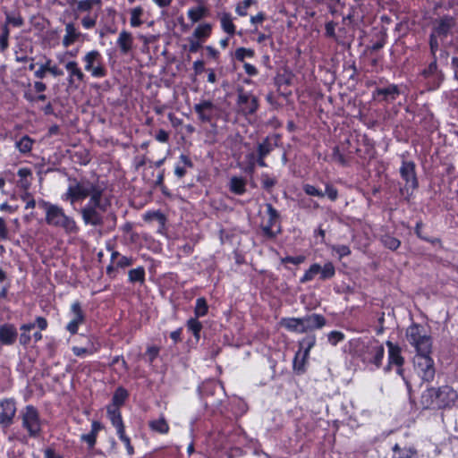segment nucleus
Here are the masks:
<instances>
[{"mask_svg": "<svg viewBox=\"0 0 458 458\" xmlns=\"http://www.w3.org/2000/svg\"><path fill=\"white\" fill-rule=\"evenodd\" d=\"M186 327L188 331L193 335L196 342H199L200 339V333L203 328L202 323L199 320V318H189L186 322Z\"/></svg>", "mask_w": 458, "mask_h": 458, "instance_id": "obj_40", "label": "nucleus"}, {"mask_svg": "<svg viewBox=\"0 0 458 458\" xmlns=\"http://www.w3.org/2000/svg\"><path fill=\"white\" fill-rule=\"evenodd\" d=\"M97 20H98V14L97 13L91 14L89 13L81 19V23L84 29L91 30L96 26Z\"/></svg>", "mask_w": 458, "mask_h": 458, "instance_id": "obj_58", "label": "nucleus"}, {"mask_svg": "<svg viewBox=\"0 0 458 458\" xmlns=\"http://www.w3.org/2000/svg\"><path fill=\"white\" fill-rule=\"evenodd\" d=\"M392 451L391 458H418V453L413 447H401L398 444H395Z\"/></svg>", "mask_w": 458, "mask_h": 458, "instance_id": "obj_31", "label": "nucleus"}, {"mask_svg": "<svg viewBox=\"0 0 458 458\" xmlns=\"http://www.w3.org/2000/svg\"><path fill=\"white\" fill-rule=\"evenodd\" d=\"M146 277L145 268L140 266L136 268H132L128 272V281L131 284L140 283L144 284Z\"/></svg>", "mask_w": 458, "mask_h": 458, "instance_id": "obj_39", "label": "nucleus"}, {"mask_svg": "<svg viewBox=\"0 0 458 458\" xmlns=\"http://www.w3.org/2000/svg\"><path fill=\"white\" fill-rule=\"evenodd\" d=\"M70 315L72 317L71 321L66 325L65 329L74 335L78 333L81 325L86 321V314L82 309L81 303L75 301L70 307Z\"/></svg>", "mask_w": 458, "mask_h": 458, "instance_id": "obj_17", "label": "nucleus"}, {"mask_svg": "<svg viewBox=\"0 0 458 458\" xmlns=\"http://www.w3.org/2000/svg\"><path fill=\"white\" fill-rule=\"evenodd\" d=\"M263 235L267 239H274L281 233L280 214L271 204H266V216L261 224Z\"/></svg>", "mask_w": 458, "mask_h": 458, "instance_id": "obj_10", "label": "nucleus"}, {"mask_svg": "<svg viewBox=\"0 0 458 458\" xmlns=\"http://www.w3.org/2000/svg\"><path fill=\"white\" fill-rule=\"evenodd\" d=\"M148 428L152 434L160 436L168 435L171 429L169 422L163 413L158 418L149 420Z\"/></svg>", "mask_w": 458, "mask_h": 458, "instance_id": "obj_21", "label": "nucleus"}, {"mask_svg": "<svg viewBox=\"0 0 458 458\" xmlns=\"http://www.w3.org/2000/svg\"><path fill=\"white\" fill-rule=\"evenodd\" d=\"M164 181H165V169H162L157 176V179L154 182V186L158 187L165 196L169 197L171 194L169 192L168 188L165 185Z\"/></svg>", "mask_w": 458, "mask_h": 458, "instance_id": "obj_55", "label": "nucleus"}, {"mask_svg": "<svg viewBox=\"0 0 458 458\" xmlns=\"http://www.w3.org/2000/svg\"><path fill=\"white\" fill-rule=\"evenodd\" d=\"M35 327V324L32 323H26L22 324L20 327V336H19V342L20 344L23 347H28L31 343V335L30 331Z\"/></svg>", "mask_w": 458, "mask_h": 458, "instance_id": "obj_34", "label": "nucleus"}, {"mask_svg": "<svg viewBox=\"0 0 458 458\" xmlns=\"http://www.w3.org/2000/svg\"><path fill=\"white\" fill-rule=\"evenodd\" d=\"M17 175L19 176L20 180L17 182V185L23 189L24 191H27L30 186V182L29 181V177H31L32 172L30 168L29 167H21L18 170Z\"/></svg>", "mask_w": 458, "mask_h": 458, "instance_id": "obj_38", "label": "nucleus"}, {"mask_svg": "<svg viewBox=\"0 0 458 458\" xmlns=\"http://www.w3.org/2000/svg\"><path fill=\"white\" fill-rule=\"evenodd\" d=\"M319 276L320 281H327L332 279L335 276V267L331 261L326 262L323 266L318 263H313L305 271L303 276L300 278L301 284H306L315 279L316 276Z\"/></svg>", "mask_w": 458, "mask_h": 458, "instance_id": "obj_11", "label": "nucleus"}, {"mask_svg": "<svg viewBox=\"0 0 458 458\" xmlns=\"http://www.w3.org/2000/svg\"><path fill=\"white\" fill-rule=\"evenodd\" d=\"M38 204L45 212V223L48 226L62 229L66 234H77L80 232L74 217L67 215L62 206L43 199Z\"/></svg>", "mask_w": 458, "mask_h": 458, "instance_id": "obj_2", "label": "nucleus"}, {"mask_svg": "<svg viewBox=\"0 0 458 458\" xmlns=\"http://www.w3.org/2000/svg\"><path fill=\"white\" fill-rule=\"evenodd\" d=\"M229 189L236 195H242L246 191V181L242 177L233 176L230 180Z\"/></svg>", "mask_w": 458, "mask_h": 458, "instance_id": "obj_37", "label": "nucleus"}, {"mask_svg": "<svg viewBox=\"0 0 458 458\" xmlns=\"http://www.w3.org/2000/svg\"><path fill=\"white\" fill-rule=\"evenodd\" d=\"M277 178L274 175H271L267 173H262L260 175V183L262 189L271 193L273 191L274 187L277 184Z\"/></svg>", "mask_w": 458, "mask_h": 458, "instance_id": "obj_41", "label": "nucleus"}, {"mask_svg": "<svg viewBox=\"0 0 458 458\" xmlns=\"http://www.w3.org/2000/svg\"><path fill=\"white\" fill-rule=\"evenodd\" d=\"M108 420H110L112 426L116 430V435L120 441L126 440V438L129 437L126 434L125 425L123 420V416L119 415L118 413L112 412L111 416H107Z\"/></svg>", "mask_w": 458, "mask_h": 458, "instance_id": "obj_28", "label": "nucleus"}, {"mask_svg": "<svg viewBox=\"0 0 458 458\" xmlns=\"http://www.w3.org/2000/svg\"><path fill=\"white\" fill-rule=\"evenodd\" d=\"M101 4L102 0H79L76 1V6L73 8V11L77 13H89L95 5L100 6Z\"/></svg>", "mask_w": 458, "mask_h": 458, "instance_id": "obj_35", "label": "nucleus"}, {"mask_svg": "<svg viewBox=\"0 0 458 458\" xmlns=\"http://www.w3.org/2000/svg\"><path fill=\"white\" fill-rule=\"evenodd\" d=\"M325 196H327L331 201H335L338 199V190L331 182H327L325 183Z\"/></svg>", "mask_w": 458, "mask_h": 458, "instance_id": "obj_62", "label": "nucleus"}, {"mask_svg": "<svg viewBox=\"0 0 458 458\" xmlns=\"http://www.w3.org/2000/svg\"><path fill=\"white\" fill-rule=\"evenodd\" d=\"M303 318V325L302 326L305 329V333L315 330V329H320L327 324L326 318L318 313H312L310 315H307L302 318Z\"/></svg>", "mask_w": 458, "mask_h": 458, "instance_id": "obj_24", "label": "nucleus"}, {"mask_svg": "<svg viewBox=\"0 0 458 458\" xmlns=\"http://www.w3.org/2000/svg\"><path fill=\"white\" fill-rule=\"evenodd\" d=\"M16 410V403L13 399L0 401V425L4 428L10 427L13 423Z\"/></svg>", "mask_w": 458, "mask_h": 458, "instance_id": "obj_19", "label": "nucleus"}, {"mask_svg": "<svg viewBox=\"0 0 458 458\" xmlns=\"http://www.w3.org/2000/svg\"><path fill=\"white\" fill-rule=\"evenodd\" d=\"M457 400V391L445 385L425 389L420 396V405L424 410H445L453 408Z\"/></svg>", "mask_w": 458, "mask_h": 458, "instance_id": "obj_3", "label": "nucleus"}, {"mask_svg": "<svg viewBox=\"0 0 458 458\" xmlns=\"http://www.w3.org/2000/svg\"><path fill=\"white\" fill-rule=\"evenodd\" d=\"M84 63V70L90 73L93 78H104L108 72L104 63L101 53L97 50H90L82 57Z\"/></svg>", "mask_w": 458, "mask_h": 458, "instance_id": "obj_9", "label": "nucleus"}, {"mask_svg": "<svg viewBox=\"0 0 458 458\" xmlns=\"http://www.w3.org/2000/svg\"><path fill=\"white\" fill-rule=\"evenodd\" d=\"M448 9L454 10V15H443L433 21L432 34L445 38L455 26L458 15V0L448 1Z\"/></svg>", "mask_w": 458, "mask_h": 458, "instance_id": "obj_7", "label": "nucleus"}, {"mask_svg": "<svg viewBox=\"0 0 458 458\" xmlns=\"http://www.w3.org/2000/svg\"><path fill=\"white\" fill-rule=\"evenodd\" d=\"M332 160L342 166H346L349 164L348 159L340 150L339 146H335L332 149Z\"/></svg>", "mask_w": 458, "mask_h": 458, "instance_id": "obj_50", "label": "nucleus"}, {"mask_svg": "<svg viewBox=\"0 0 458 458\" xmlns=\"http://www.w3.org/2000/svg\"><path fill=\"white\" fill-rule=\"evenodd\" d=\"M406 339L418 353H432L433 341L426 328L419 323H411L406 328Z\"/></svg>", "mask_w": 458, "mask_h": 458, "instance_id": "obj_4", "label": "nucleus"}, {"mask_svg": "<svg viewBox=\"0 0 458 458\" xmlns=\"http://www.w3.org/2000/svg\"><path fill=\"white\" fill-rule=\"evenodd\" d=\"M52 64V60L47 58L45 64H41L40 67L35 71L34 76L38 79H44L46 77L47 72H49V64Z\"/></svg>", "mask_w": 458, "mask_h": 458, "instance_id": "obj_64", "label": "nucleus"}, {"mask_svg": "<svg viewBox=\"0 0 458 458\" xmlns=\"http://www.w3.org/2000/svg\"><path fill=\"white\" fill-rule=\"evenodd\" d=\"M302 190H303L304 193L308 196L318 197V198L325 197V193L320 189H318L316 186L310 184V183L303 184Z\"/></svg>", "mask_w": 458, "mask_h": 458, "instance_id": "obj_56", "label": "nucleus"}, {"mask_svg": "<svg viewBox=\"0 0 458 458\" xmlns=\"http://www.w3.org/2000/svg\"><path fill=\"white\" fill-rule=\"evenodd\" d=\"M64 68L68 72L67 83L70 88L77 89L85 82L86 75L79 66L76 61H69L65 64Z\"/></svg>", "mask_w": 458, "mask_h": 458, "instance_id": "obj_18", "label": "nucleus"}, {"mask_svg": "<svg viewBox=\"0 0 458 458\" xmlns=\"http://www.w3.org/2000/svg\"><path fill=\"white\" fill-rule=\"evenodd\" d=\"M69 181L72 184H70L66 191L62 194L61 199L73 205L89 198L87 204L81 209L82 221L86 225L102 226L104 213L111 206L110 199L104 196L106 189L104 183L98 177L92 180L85 177L81 180L69 178Z\"/></svg>", "mask_w": 458, "mask_h": 458, "instance_id": "obj_1", "label": "nucleus"}, {"mask_svg": "<svg viewBox=\"0 0 458 458\" xmlns=\"http://www.w3.org/2000/svg\"><path fill=\"white\" fill-rule=\"evenodd\" d=\"M5 14H6V18H5V23L4 25H7L8 28H9V25H12L16 28H20L23 25L24 21L20 13L12 15L9 13H6Z\"/></svg>", "mask_w": 458, "mask_h": 458, "instance_id": "obj_54", "label": "nucleus"}, {"mask_svg": "<svg viewBox=\"0 0 458 458\" xmlns=\"http://www.w3.org/2000/svg\"><path fill=\"white\" fill-rule=\"evenodd\" d=\"M401 93L397 84L387 82L384 86H376L371 92V98L376 103L391 104L399 98Z\"/></svg>", "mask_w": 458, "mask_h": 458, "instance_id": "obj_13", "label": "nucleus"}, {"mask_svg": "<svg viewBox=\"0 0 458 458\" xmlns=\"http://www.w3.org/2000/svg\"><path fill=\"white\" fill-rule=\"evenodd\" d=\"M344 337H345V335L343 332L337 331V330H333L330 333H328L327 341L331 345L335 346L340 342L344 341Z\"/></svg>", "mask_w": 458, "mask_h": 458, "instance_id": "obj_60", "label": "nucleus"}, {"mask_svg": "<svg viewBox=\"0 0 458 458\" xmlns=\"http://www.w3.org/2000/svg\"><path fill=\"white\" fill-rule=\"evenodd\" d=\"M35 140L28 135H23L20 140H16L15 148L21 154H29L32 150Z\"/></svg>", "mask_w": 458, "mask_h": 458, "instance_id": "obj_36", "label": "nucleus"}, {"mask_svg": "<svg viewBox=\"0 0 458 458\" xmlns=\"http://www.w3.org/2000/svg\"><path fill=\"white\" fill-rule=\"evenodd\" d=\"M208 313V305L205 297H199L194 307V318L205 317Z\"/></svg>", "mask_w": 458, "mask_h": 458, "instance_id": "obj_42", "label": "nucleus"}, {"mask_svg": "<svg viewBox=\"0 0 458 458\" xmlns=\"http://www.w3.org/2000/svg\"><path fill=\"white\" fill-rule=\"evenodd\" d=\"M23 98L30 104L44 102L47 98L44 93H34L31 89L25 90Z\"/></svg>", "mask_w": 458, "mask_h": 458, "instance_id": "obj_48", "label": "nucleus"}, {"mask_svg": "<svg viewBox=\"0 0 458 458\" xmlns=\"http://www.w3.org/2000/svg\"><path fill=\"white\" fill-rule=\"evenodd\" d=\"M255 51L252 48H246L243 47L236 48L234 51V58L238 62L243 63L246 58H253Z\"/></svg>", "mask_w": 458, "mask_h": 458, "instance_id": "obj_47", "label": "nucleus"}, {"mask_svg": "<svg viewBox=\"0 0 458 458\" xmlns=\"http://www.w3.org/2000/svg\"><path fill=\"white\" fill-rule=\"evenodd\" d=\"M414 366L423 381L431 382L434 379L436 370L431 353L416 354Z\"/></svg>", "mask_w": 458, "mask_h": 458, "instance_id": "obj_14", "label": "nucleus"}, {"mask_svg": "<svg viewBox=\"0 0 458 458\" xmlns=\"http://www.w3.org/2000/svg\"><path fill=\"white\" fill-rule=\"evenodd\" d=\"M0 34V52H4L9 47L10 30L7 25H3Z\"/></svg>", "mask_w": 458, "mask_h": 458, "instance_id": "obj_53", "label": "nucleus"}, {"mask_svg": "<svg viewBox=\"0 0 458 458\" xmlns=\"http://www.w3.org/2000/svg\"><path fill=\"white\" fill-rule=\"evenodd\" d=\"M316 341L317 339L314 334H308L301 339L300 342V347L303 349V353H305V356L310 355V350L316 345Z\"/></svg>", "mask_w": 458, "mask_h": 458, "instance_id": "obj_44", "label": "nucleus"}, {"mask_svg": "<svg viewBox=\"0 0 458 458\" xmlns=\"http://www.w3.org/2000/svg\"><path fill=\"white\" fill-rule=\"evenodd\" d=\"M143 219L146 222L158 221L164 224L165 217L164 214L159 210H148L143 215Z\"/></svg>", "mask_w": 458, "mask_h": 458, "instance_id": "obj_51", "label": "nucleus"}, {"mask_svg": "<svg viewBox=\"0 0 458 458\" xmlns=\"http://www.w3.org/2000/svg\"><path fill=\"white\" fill-rule=\"evenodd\" d=\"M212 33V25L208 22L199 24L192 34V37L199 41L205 42Z\"/></svg>", "mask_w": 458, "mask_h": 458, "instance_id": "obj_33", "label": "nucleus"}, {"mask_svg": "<svg viewBox=\"0 0 458 458\" xmlns=\"http://www.w3.org/2000/svg\"><path fill=\"white\" fill-rule=\"evenodd\" d=\"M209 15V10L207 6L203 4H199L198 6H194L190 8L187 11L188 19L192 22H199L203 18Z\"/></svg>", "mask_w": 458, "mask_h": 458, "instance_id": "obj_30", "label": "nucleus"}, {"mask_svg": "<svg viewBox=\"0 0 458 458\" xmlns=\"http://www.w3.org/2000/svg\"><path fill=\"white\" fill-rule=\"evenodd\" d=\"M338 23L335 21H327L325 24V33L324 37L326 38L334 39L335 41L338 40V38L335 33V29L337 27Z\"/></svg>", "mask_w": 458, "mask_h": 458, "instance_id": "obj_52", "label": "nucleus"}, {"mask_svg": "<svg viewBox=\"0 0 458 458\" xmlns=\"http://www.w3.org/2000/svg\"><path fill=\"white\" fill-rule=\"evenodd\" d=\"M308 357L309 356H305V353H303V356L300 359L299 352L295 354L293 362V368L296 374L302 375L306 372V362Z\"/></svg>", "mask_w": 458, "mask_h": 458, "instance_id": "obj_46", "label": "nucleus"}, {"mask_svg": "<svg viewBox=\"0 0 458 458\" xmlns=\"http://www.w3.org/2000/svg\"><path fill=\"white\" fill-rule=\"evenodd\" d=\"M98 348H87V347H80V346H72V352L77 357H85L88 355H92L98 352Z\"/></svg>", "mask_w": 458, "mask_h": 458, "instance_id": "obj_59", "label": "nucleus"}, {"mask_svg": "<svg viewBox=\"0 0 458 458\" xmlns=\"http://www.w3.org/2000/svg\"><path fill=\"white\" fill-rule=\"evenodd\" d=\"M144 10L141 6H136L132 8L130 12V25L132 28H138L143 24V21L141 20V16L143 15Z\"/></svg>", "mask_w": 458, "mask_h": 458, "instance_id": "obj_43", "label": "nucleus"}, {"mask_svg": "<svg viewBox=\"0 0 458 458\" xmlns=\"http://www.w3.org/2000/svg\"><path fill=\"white\" fill-rule=\"evenodd\" d=\"M18 336L17 329L13 324L5 323L0 326V343L4 345H12Z\"/></svg>", "mask_w": 458, "mask_h": 458, "instance_id": "obj_25", "label": "nucleus"}, {"mask_svg": "<svg viewBox=\"0 0 458 458\" xmlns=\"http://www.w3.org/2000/svg\"><path fill=\"white\" fill-rule=\"evenodd\" d=\"M386 345L387 347V362L383 368L384 372L389 373L394 369L396 374L403 379L405 384L409 385L404 374L403 367L405 359L403 355L402 347L397 343H394L390 340L386 342Z\"/></svg>", "mask_w": 458, "mask_h": 458, "instance_id": "obj_6", "label": "nucleus"}, {"mask_svg": "<svg viewBox=\"0 0 458 458\" xmlns=\"http://www.w3.org/2000/svg\"><path fill=\"white\" fill-rule=\"evenodd\" d=\"M81 37V32L77 30L75 25L72 22H69L65 25V35L63 38V46L68 47L74 44Z\"/></svg>", "mask_w": 458, "mask_h": 458, "instance_id": "obj_29", "label": "nucleus"}, {"mask_svg": "<svg viewBox=\"0 0 458 458\" xmlns=\"http://www.w3.org/2000/svg\"><path fill=\"white\" fill-rule=\"evenodd\" d=\"M198 119L204 123H211L217 118V106L211 100H201L193 106Z\"/></svg>", "mask_w": 458, "mask_h": 458, "instance_id": "obj_16", "label": "nucleus"}, {"mask_svg": "<svg viewBox=\"0 0 458 458\" xmlns=\"http://www.w3.org/2000/svg\"><path fill=\"white\" fill-rule=\"evenodd\" d=\"M255 3V0H243L239 2L235 7V12L239 16L244 17L248 14V8Z\"/></svg>", "mask_w": 458, "mask_h": 458, "instance_id": "obj_61", "label": "nucleus"}, {"mask_svg": "<svg viewBox=\"0 0 458 458\" xmlns=\"http://www.w3.org/2000/svg\"><path fill=\"white\" fill-rule=\"evenodd\" d=\"M236 106L237 112L240 114L249 116L257 113L259 107V101L258 97L251 92L239 89L237 91Z\"/></svg>", "mask_w": 458, "mask_h": 458, "instance_id": "obj_12", "label": "nucleus"}, {"mask_svg": "<svg viewBox=\"0 0 458 458\" xmlns=\"http://www.w3.org/2000/svg\"><path fill=\"white\" fill-rule=\"evenodd\" d=\"M384 356V344L375 338L368 341L360 352L361 360L366 364L374 365L377 369L382 367Z\"/></svg>", "mask_w": 458, "mask_h": 458, "instance_id": "obj_8", "label": "nucleus"}, {"mask_svg": "<svg viewBox=\"0 0 458 458\" xmlns=\"http://www.w3.org/2000/svg\"><path fill=\"white\" fill-rule=\"evenodd\" d=\"M221 29L224 32L233 37L236 33V26L233 23L232 14L230 13H223L220 15Z\"/></svg>", "mask_w": 458, "mask_h": 458, "instance_id": "obj_32", "label": "nucleus"}, {"mask_svg": "<svg viewBox=\"0 0 458 458\" xmlns=\"http://www.w3.org/2000/svg\"><path fill=\"white\" fill-rule=\"evenodd\" d=\"M332 251L337 254L339 259H342L352 253L350 247L344 244L333 245Z\"/></svg>", "mask_w": 458, "mask_h": 458, "instance_id": "obj_63", "label": "nucleus"}, {"mask_svg": "<svg viewBox=\"0 0 458 458\" xmlns=\"http://www.w3.org/2000/svg\"><path fill=\"white\" fill-rule=\"evenodd\" d=\"M281 136L277 133L267 135L261 142L258 144L257 155L267 157L276 147Z\"/></svg>", "mask_w": 458, "mask_h": 458, "instance_id": "obj_22", "label": "nucleus"}, {"mask_svg": "<svg viewBox=\"0 0 458 458\" xmlns=\"http://www.w3.org/2000/svg\"><path fill=\"white\" fill-rule=\"evenodd\" d=\"M279 324L289 332L298 334L305 333V329L302 327L304 326L302 318H282Z\"/></svg>", "mask_w": 458, "mask_h": 458, "instance_id": "obj_26", "label": "nucleus"}, {"mask_svg": "<svg viewBox=\"0 0 458 458\" xmlns=\"http://www.w3.org/2000/svg\"><path fill=\"white\" fill-rule=\"evenodd\" d=\"M381 243L384 247L396 250L401 246V241L391 234H384L380 239Z\"/></svg>", "mask_w": 458, "mask_h": 458, "instance_id": "obj_45", "label": "nucleus"}, {"mask_svg": "<svg viewBox=\"0 0 458 458\" xmlns=\"http://www.w3.org/2000/svg\"><path fill=\"white\" fill-rule=\"evenodd\" d=\"M116 46L122 55H128L134 47V38L131 32L123 30L116 39Z\"/></svg>", "mask_w": 458, "mask_h": 458, "instance_id": "obj_23", "label": "nucleus"}, {"mask_svg": "<svg viewBox=\"0 0 458 458\" xmlns=\"http://www.w3.org/2000/svg\"><path fill=\"white\" fill-rule=\"evenodd\" d=\"M20 199L25 202L24 208L27 209H33L36 207V200L32 193L29 192L28 190L24 191L23 193L21 194Z\"/></svg>", "mask_w": 458, "mask_h": 458, "instance_id": "obj_57", "label": "nucleus"}, {"mask_svg": "<svg viewBox=\"0 0 458 458\" xmlns=\"http://www.w3.org/2000/svg\"><path fill=\"white\" fill-rule=\"evenodd\" d=\"M128 398V390L123 386H118L113 394L111 403L106 406V416H111L112 412L122 415L121 407Z\"/></svg>", "mask_w": 458, "mask_h": 458, "instance_id": "obj_20", "label": "nucleus"}, {"mask_svg": "<svg viewBox=\"0 0 458 458\" xmlns=\"http://www.w3.org/2000/svg\"><path fill=\"white\" fill-rule=\"evenodd\" d=\"M160 352V347L157 345H150L148 346L146 349V352L144 353V359L149 364L152 365L153 362L157 360Z\"/></svg>", "mask_w": 458, "mask_h": 458, "instance_id": "obj_49", "label": "nucleus"}, {"mask_svg": "<svg viewBox=\"0 0 458 458\" xmlns=\"http://www.w3.org/2000/svg\"><path fill=\"white\" fill-rule=\"evenodd\" d=\"M401 178L405 182V188L411 191L419 187V181L416 174V164L412 160H406L403 157L400 166Z\"/></svg>", "mask_w": 458, "mask_h": 458, "instance_id": "obj_15", "label": "nucleus"}, {"mask_svg": "<svg viewBox=\"0 0 458 458\" xmlns=\"http://www.w3.org/2000/svg\"><path fill=\"white\" fill-rule=\"evenodd\" d=\"M194 164L191 158L185 154H181L179 157V160L174 166V174L177 178L182 179L187 174L188 168H192Z\"/></svg>", "mask_w": 458, "mask_h": 458, "instance_id": "obj_27", "label": "nucleus"}, {"mask_svg": "<svg viewBox=\"0 0 458 458\" xmlns=\"http://www.w3.org/2000/svg\"><path fill=\"white\" fill-rule=\"evenodd\" d=\"M21 427L30 438H39L43 432V420L38 410L31 405H26L21 411Z\"/></svg>", "mask_w": 458, "mask_h": 458, "instance_id": "obj_5", "label": "nucleus"}]
</instances>
